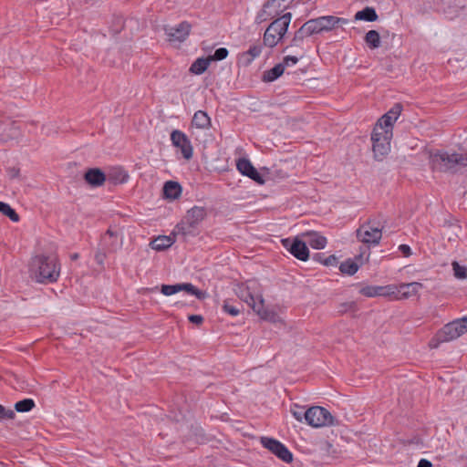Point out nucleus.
I'll list each match as a JSON object with an SVG mask.
<instances>
[{"label":"nucleus","mask_w":467,"mask_h":467,"mask_svg":"<svg viewBox=\"0 0 467 467\" xmlns=\"http://www.w3.org/2000/svg\"><path fill=\"white\" fill-rule=\"evenodd\" d=\"M30 272L37 283H54L59 277L60 265L56 255L39 254L32 259Z\"/></svg>","instance_id":"nucleus-1"},{"label":"nucleus","mask_w":467,"mask_h":467,"mask_svg":"<svg viewBox=\"0 0 467 467\" xmlns=\"http://www.w3.org/2000/svg\"><path fill=\"white\" fill-rule=\"evenodd\" d=\"M430 163L433 171L456 172L459 166L467 165V155L456 152L450 154L444 150H436L431 153Z\"/></svg>","instance_id":"nucleus-2"},{"label":"nucleus","mask_w":467,"mask_h":467,"mask_svg":"<svg viewBox=\"0 0 467 467\" xmlns=\"http://www.w3.org/2000/svg\"><path fill=\"white\" fill-rule=\"evenodd\" d=\"M238 297L245 302L262 319L275 322L277 315L265 307V301L262 296H254L249 287L240 285L236 290Z\"/></svg>","instance_id":"nucleus-3"},{"label":"nucleus","mask_w":467,"mask_h":467,"mask_svg":"<svg viewBox=\"0 0 467 467\" xmlns=\"http://www.w3.org/2000/svg\"><path fill=\"white\" fill-rule=\"evenodd\" d=\"M206 210L203 207L194 206L190 209L182 220L176 225L173 234H182L184 237L195 236L199 223L205 218Z\"/></svg>","instance_id":"nucleus-4"},{"label":"nucleus","mask_w":467,"mask_h":467,"mask_svg":"<svg viewBox=\"0 0 467 467\" xmlns=\"http://www.w3.org/2000/svg\"><path fill=\"white\" fill-rule=\"evenodd\" d=\"M391 130H382L380 127H374L371 133L372 150L377 161H382L390 150Z\"/></svg>","instance_id":"nucleus-5"},{"label":"nucleus","mask_w":467,"mask_h":467,"mask_svg":"<svg viewBox=\"0 0 467 467\" xmlns=\"http://www.w3.org/2000/svg\"><path fill=\"white\" fill-rule=\"evenodd\" d=\"M306 421L312 427L319 428L324 426H333L336 424L335 418L323 407H311L306 410Z\"/></svg>","instance_id":"nucleus-6"},{"label":"nucleus","mask_w":467,"mask_h":467,"mask_svg":"<svg viewBox=\"0 0 467 467\" xmlns=\"http://www.w3.org/2000/svg\"><path fill=\"white\" fill-rule=\"evenodd\" d=\"M348 20L334 16H320L306 22V28L309 29L311 35L319 34L323 31H330L339 24H346Z\"/></svg>","instance_id":"nucleus-7"},{"label":"nucleus","mask_w":467,"mask_h":467,"mask_svg":"<svg viewBox=\"0 0 467 467\" xmlns=\"http://www.w3.org/2000/svg\"><path fill=\"white\" fill-rule=\"evenodd\" d=\"M465 333V327L461 323L452 321L445 325L430 342L431 348H437L441 342L453 340Z\"/></svg>","instance_id":"nucleus-8"},{"label":"nucleus","mask_w":467,"mask_h":467,"mask_svg":"<svg viewBox=\"0 0 467 467\" xmlns=\"http://www.w3.org/2000/svg\"><path fill=\"white\" fill-rule=\"evenodd\" d=\"M357 238L366 244H379L382 237V228L372 221L361 224L356 231Z\"/></svg>","instance_id":"nucleus-9"},{"label":"nucleus","mask_w":467,"mask_h":467,"mask_svg":"<svg viewBox=\"0 0 467 467\" xmlns=\"http://www.w3.org/2000/svg\"><path fill=\"white\" fill-rule=\"evenodd\" d=\"M261 444L269 450L272 453L277 456L283 462L289 463L293 461V454L290 451L279 441L269 438V437H262Z\"/></svg>","instance_id":"nucleus-10"},{"label":"nucleus","mask_w":467,"mask_h":467,"mask_svg":"<svg viewBox=\"0 0 467 467\" xmlns=\"http://www.w3.org/2000/svg\"><path fill=\"white\" fill-rule=\"evenodd\" d=\"M283 246L296 258L301 261H307L309 250L306 242L301 241L298 237L294 239L285 238L282 240Z\"/></svg>","instance_id":"nucleus-11"},{"label":"nucleus","mask_w":467,"mask_h":467,"mask_svg":"<svg viewBox=\"0 0 467 467\" xmlns=\"http://www.w3.org/2000/svg\"><path fill=\"white\" fill-rule=\"evenodd\" d=\"M369 256V247H363L359 254L355 255L354 260L348 259L345 262L341 263L339 265V270L342 274H346L348 275H353L358 270V268L368 260Z\"/></svg>","instance_id":"nucleus-12"},{"label":"nucleus","mask_w":467,"mask_h":467,"mask_svg":"<svg viewBox=\"0 0 467 467\" xmlns=\"http://www.w3.org/2000/svg\"><path fill=\"white\" fill-rule=\"evenodd\" d=\"M161 291L164 296H171L178 292L185 291L188 294L195 296L198 299H203L205 297V292L198 289L191 283L162 285Z\"/></svg>","instance_id":"nucleus-13"},{"label":"nucleus","mask_w":467,"mask_h":467,"mask_svg":"<svg viewBox=\"0 0 467 467\" xmlns=\"http://www.w3.org/2000/svg\"><path fill=\"white\" fill-rule=\"evenodd\" d=\"M163 30L169 42H183L190 34L191 25L183 21L176 26H164Z\"/></svg>","instance_id":"nucleus-14"},{"label":"nucleus","mask_w":467,"mask_h":467,"mask_svg":"<svg viewBox=\"0 0 467 467\" xmlns=\"http://www.w3.org/2000/svg\"><path fill=\"white\" fill-rule=\"evenodd\" d=\"M172 145L181 150L184 159L190 160L192 157L193 150L188 137L181 130H175L171 134Z\"/></svg>","instance_id":"nucleus-15"},{"label":"nucleus","mask_w":467,"mask_h":467,"mask_svg":"<svg viewBox=\"0 0 467 467\" xmlns=\"http://www.w3.org/2000/svg\"><path fill=\"white\" fill-rule=\"evenodd\" d=\"M236 168L239 171V172L242 173L243 175L249 177L250 179L260 184L264 183L263 177L253 166L252 162L248 159H239L236 162Z\"/></svg>","instance_id":"nucleus-16"},{"label":"nucleus","mask_w":467,"mask_h":467,"mask_svg":"<svg viewBox=\"0 0 467 467\" xmlns=\"http://www.w3.org/2000/svg\"><path fill=\"white\" fill-rule=\"evenodd\" d=\"M84 179L92 187H99L104 184L107 176L99 168H90L84 174Z\"/></svg>","instance_id":"nucleus-17"},{"label":"nucleus","mask_w":467,"mask_h":467,"mask_svg":"<svg viewBox=\"0 0 467 467\" xmlns=\"http://www.w3.org/2000/svg\"><path fill=\"white\" fill-rule=\"evenodd\" d=\"M422 287L423 285L420 282L401 283L399 285V296H397V299L402 300L414 296Z\"/></svg>","instance_id":"nucleus-18"},{"label":"nucleus","mask_w":467,"mask_h":467,"mask_svg":"<svg viewBox=\"0 0 467 467\" xmlns=\"http://www.w3.org/2000/svg\"><path fill=\"white\" fill-rule=\"evenodd\" d=\"M306 243L314 249H324L327 245V238L317 232L308 231L302 234Z\"/></svg>","instance_id":"nucleus-19"},{"label":"nucleus","mask_w":467,"mask_h":467,"mask_svg":"<svg viewBox=\"0 0 467 467\" xmlns=\"http://www.w3.org/2000/svg\"><path fill=\"white\" fill-rule=\"evenodd\" d=\"M291 13H285L272 22L277 24V26H275V33L278 35L279 38L282 39L285 34L286 33L289 24L291 22Z\"/></svg>","instance_id":"nucleus-20"},{"label":"nucleus","mask_w":467,"mask_h":467,"mask_svg":"<svg viewBox=\"0 0 467 467\" xmlns=\"http://www.w3.org/2000/svg\"><path fill=\"white\" fill-rule=\"evenodd\" d=\"M182 193V186L179 182L168 181L163 186V194L167 199L175 200L179 198Z\"/></svg>","instance_id":"nucleus-21"},{"label":"nucleus","mask_w":467,"mask_h":467,"mask_svg":"<svg viewBox=\"0 0 467 467\" xmlns=\"http://www.w3.org/2000/svg\"><path fill=\"white\" fill-rule=\"evenodd\" d=\"M277 26L276 23H271L268 27L266 28L265 34H264V45L269 47H274L277 45L279 40L278 35L275 33V26Z\"/></svg>","instance_id":"nucleus-22"},{"label":"nucleus","mask_w":467,"mask_h":467,"mask_svg":"<svg viewBox=\"0 0 467 467\" xmlns=\"http://www.w3.org/2000/svg\"><path fill=\"white\" fill-rule=\"evenodd\" d=\"M108 179L114 184L124 183L128 181L129 174L124 169L120 167H115L109 171Z\"/></svg>","instance_id":"nucleus-23"},{"label":"nucleus","mask_w":467,"mask_h":467,"mask_svg":"<svg viewBox=\"0 0 467 467\" xmlns=\"http://www.w3.org/2000/svg\"><path fill=\"white\" fill-rule=\"evenodd\" d=\"M285 67L282 63L276 64L271 69H268L263 73L262 80L264 82H273L283 75Z\"/></svg>","instance_id":"nucleus-24"},{"label":"nucleus","mask_w":467,"mask_h":467,"mask_svg":"<svg viewBox=\"0 0 467 467\" xmlns=\"http://www.w3.org/2000/svg\"><path fill=\"white\" fill-rule=\"evenodd\" d=\"M175 242L172 236H159L150 243V247L156 251H163L171 247Z\"/></svg>","instance_id":"nucleus-25"},{"label":"nucleus","mask_w":467,"mask_h":467,"mask_svg":"<svg viewBox=\"0 0 467 467\" xmlns=\"http://www.w3.org/2000/svg\"><path fill=\"white\" fill-rule=\"evenodd\" d=\"M192 123L198 129H207L211 126V119L205 111L198 110L194 113Z\"/></svg>","instance_id":"nucleus-26"},{"label":"nucleus","mask_w":467,"mask_h":467,"mask_svg":"<svg viewBox=\"0 0 467 467\" xmlns=\"http://www.w3.org/2000/svg\"><path fill=\"white\" fill-rule=\"evenodd\" d=\"M211 63V58L207 57H199L197 58L191 66L190 72L195 75H201L205 72Z\"/></svg>","instance_id":"nucleus-27"},{"label":"nucleus","mask_w":467,"mask_h":467,"mask_svg":"<svg viewBox=\"0 0 467 467\" xmlns=\"http://www.w3.org/2000/svg\"><path fill=\"white\" fill-rule=\"evenodd\" d=\"M355 19L374 22L378 19V15L373 7L367 6L356 13Z\"/></svg>","instance_id":"nucleus-28"},{"label":"nucleus","mask_w":467,"mask_h":467,"mask_svg":"<svg viewBox=\"0 0 467 467\" xmlns=\"http://www.w3.org/2000/svg\"><path fill=\"white\" fill-rule=\"evenodd\" d=\"M364 39L370 49H376L380 47V36L376 30L367 32Z\"/></svg>","instance_id":"nucleus-29"},{"label":"nucleus","mask_w":467,"mask_h":467,"mask_svg":"<svg viewBox=\"0 0 467 467\" xmlns=\"http://www.w3.org/2000/svg\"><path fill=\"white\" fill-rule=\"evenodd\" d=\"M261 52V45L251 46L246 52L242 54V58L244 60V64L249 65L255 57L260 56Z\"/></svg>","instance_id":"nucleus-30"},{"label":"nucleus","mask_w":467,"mask_h":467,"mask_svg":"<svg viewBox=\"0 0 467 467\" xmlns=\"http://www.w3.org/2000/svg\"><path fill=\"white\" fill-rule=\"evenodd\" d=\"M312 36L309 29L306 28V23L295 33L290 47H299L306 36Z\"/></svg>","instance_id":"nucleus-31"},{"label":"nucleus","mask_w":467,"mask_h":467,"mask_svg":"<svg viewBox=\"0 0 467 467\" xmlns=\"http://www.w3.org/2000/svg\"><path fill=\"white\" fill-rule=\"evenodd\" d=\"M313 260L321 263L326 266H335L337 265V257L334 254L325 256L323 253H317L313 255Z\"/></svg>","instance_id":"nucleus-32"},{"label":"nucleus","mask_w":467,"mask_h":467,"mask_svg":"<svg viewBox=\"0 0 467 467\" xmlns=\"http://www.w3.org/2000/svg\"><path fill=\"white\" fill-rule=\"evenodd\" d=\"M0 213L7 216L11 221L16 223L19 221L17 213L6 202L0 201Z\"/></svg>","instance_id":"nucleus-33"},{"label":"nucleus","mask_w":467,"mask_h":467,"mask_svg":"<svg viewBox=\"0 0 467 467\" xmlns=\"http://www.w3.org/2000/svg\"><path fill=\"white\" fill-rule=\"evenodd\" d=\"M35 407V401L32 399H24L15 404V409L18 412L30 411Z\"/></svg>","instance_id":"nucleus-34"},{"label":"nucleus","mask_w":467,"mask_h":467,"mask_svg":"<svg viewBox=\"0 0 467 467\" xmlns=\"http://www.w3.org/2000/svg\"><path fill=\"white\" fill-rule=\"evenodd\" d=\"M379 295L380 296H393L397 299V296H399V285H388L384 286L379 285Z\"/></svg>","instance_id":"nucleus-35"},{"label":"nucleus","mask_w":467,"mask_h":467,"mask_svg":"<svg viewBox=\"0 0 467 467\" xmlns=\"http://www.w3.org/2000/svg\"><path fill=\"white\" fill-rule=\"evenodd\" d=\"M394 121L391 120V117L389 115H386V113L378 120L375 127H380L382 130H391L393 127Z\"/></svg>","instance_id":"nucleus-36"},{"label":"nucleus","mask_w":467,"mask_h":467,"mask_svg":"<svg viewBox=\"0 0 467 467\" xmlns=\"http://www.w3.org/2000/svg\"><path fill=\"white\" fill-rule=\"evenodd\" d=\"M359 293L368 297L380 296L379 285H366L359 290Z\"/></svg>","instance_id":"nucleus-37"},{"label":"nucleus","mask_w":467,"mask_h":467,"mask_svg":"<svg viewBox=\"0 0 467 467\" xmlns=\"http://www.w3.org/2000/svg\"><path fill=\"white\" fill-rule=\"evenodd\" d=\"M452 269H453L454 276L456 278H458V279L467 278V268L465 266H462L458 262L454 261L452 263Z\"/></svg>","instance_id":"nucleus-38"},{"label":"nucleus","mask_w":467,"mask_h":467,"mask_svg":"<svg viewBox=\"0 0 467 467\" xmlns=\"http://www.w3.org/2000/svg\"><path fill=\"white\" fill-rule=\"evenodd\" d=\"M228 54H229V52H228L227 48L220 47L214 51L213 55L209 56V57L211 58V62L212 61H221L223 59H225L227 57Z\"/></svg>","instance_id":"nucleus-39"},{"label":"nucleus","mask_w":467,"mask_h":467,"mask_svg":"<svg viewBox=\"0 0 467 467\" xmlns=\"http://www.w3.org/2000/svg\"><path fill=\"white\" fill-rule=\"evenodd\" d=\"M291 413L298 421H302L303 419L306 420V410H305L304 407L295 404L291 408Z\"/></svg>","instance_id":"nucleus-40"},{"label":"nucleus","mask_w":467,"mask_h":467,"mask_svg":"<svg viewBox=\"0 0 467 467\" xmlns=\"http://www.w3.org/2000/svg\"><path fill=\"white\" fill-rule=\"evenodd\" d=\"M402 111V105L400 103H395L393 107L386 113L391 117V120L394 122L398 119L399 116Z\"/></svg>","instance_id":"nucleus-41"},{"label":"nucleus","mask_w":467,"mask_h":467,"mask_svg":"<svg viewBox=\"0 0 467 467\" xmlns=\"http://www.w3.org/2000/svg\"><path fill=\"white\" fill-rule=\"evenodd\" d=\"M223 308L224 312L230 314L233 317H235V316H237L240 313V309L239 308H237L234 306H232L227 301L224 302V304L223 306Z\"/></svg>","instance_id":"nucleus-42"},{"label":"nucleus","mask_w":467,"mask_h":467,"mask_svg":"<svg viewBox=\"0 0 467 467\" xmlns=\"http://www.w3.org/2000/svg\"><path fill=\"white\" fill-rule=\"evenodd\" d=\"M16 416L14 410H5V408L0 404V420L5 419H14Z\"/></svg>","instance_id":"nucleus-43"},{"label":"nucleus","mask_w":467,"mask_h":467,"mask_svg":"<svg viewBox=\"0 0 467 467\" xmlns=\"http://www.w3.org/2000/svg\"><path fill=\"white\" fill-rule=\"evenodd\" d=\"M6 172L10 179H16L20 176V169L17 167H8Z\"/></svg>","instance_id":"nucleus-44"},{"label":"nucleus","mask_w":467,"mask_h":467,"mask_svg":"<svg viewBox=\"0 0 467 467\" xmlns=\"http://www.w3.org/2000/svg\"><path fill=\"white\" fill-rule=\"evenodd\" d=\"M356 306L354 302H347L340 305V308L338 310L339 313L343 314L348 310H352Z\"/></svg>","instance_id":"nucleus-45"},{"label":"nucleus","mask_w":467,"mask_h":467,"mask_svg":"<svg viewBox=\"0 0 467 467\" xmlns=\"http://www.w3.org/2000/svg\"><path fill=\"white\" fill-rule=\"evenodd\" d=\"M298 61V58L294 56H286L284 57L282 64L285 67L286 66H289L290 64L295 65Z\"/></svg>","instance_id":"nucleus-46"},{"label":"nucleus","mask_w":467,"mask_h":467,"mask_svg":"<svg viewBox=\"0 0 467 467\" xmlns=\"http://www.w3.org/2000/svg\"><path fill=\"white\" fill-rule=\"evenodd\" d=\"M188 320L192 323V324H196V325H202V322H203V317L201 316V315H190L188 317Z\"/></svg>","instance_id":"nucleus-47"},{"label":"nucleus","mask_w":467,"mask_h":467,"mask_svg":"<svg viewBox=\"0 0 467 467\" xmlns=\"http://www.w3.org/2000/svg\"><path fill=\"white\" fill-rule=\"evenodd\" d=\"M399 250L403 254L404 256L409 257L411 254V249L408 244H400Z\"/></svg>","instance_id":"nucleus-48"},{"label":"nucleus","mask_w":467,"mask_h":467,"mask_svg":"<svg viewBox=\"0 0 467 467\" xmlns=\"http://www.w3.org/2000/svg\"><path fill=\"white\" fill-rule=\"evenodd\" d=\"M417 467H432V463L427 459H421Z\"/></svg>","instance_id":"nucleus-49"},{"label":"nucleus","mask_w":467,"mask_h":467,"mask_svg":"<svg viewBox=\"0 0 467 467\" xmlns=\"http://www.w3.org/2000/svg\"><path fill=\"white\" fill-rule=\"evenodd\" d=\"M95 258L97 260V262L99 264H102L103 263V259H104V254H100V253H98L96 255H95Z\"/></svg>","instance_id":"nucleus-50"},{"label":"nucleus","mask_w":467,"mask_h":467,"mask_svg":"<svg viewBox=\"0 0 467 467\" xmlns=\"http://www.w3.org/2000/svg\"><path fill=\"white\" fill-rule=\"evenodd\" d=\"M456 321L461 323L462 325H463L465 327V332H466L467 331V317H462L461 319H457Z\"/></svg>","instance_id":"nucleus-51"},{"label":"nucleus","mask_w":467,"mask_h":467,"mask_svg":"<svg viewBox=\"0 0 467 467\" xmlns=\"http://www.w3.org/2000/svg\"><path fill=\"white\" fill-rule=\"evenodd\" d=\"M105 234L110 237L116 236V233L113 232L111 229H108Z\"/></svg>","instance_id":"nucleus-52"},{"label":"nucleus","mask_w":467,"mask_h":467,"mask_svg":"<svg viewBox=\"0 0 467 467\" xmlns=\"http://www.w3.org/2000/svg\"><path fill=\"white\" fill-rule=\"evenodd\" d=\"M79 257L78 254L75 253L70 255L71 260H77Z\"/></svg>","instance_id":"nucleus-53"}]
</instances>
